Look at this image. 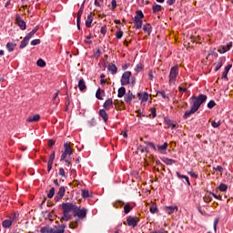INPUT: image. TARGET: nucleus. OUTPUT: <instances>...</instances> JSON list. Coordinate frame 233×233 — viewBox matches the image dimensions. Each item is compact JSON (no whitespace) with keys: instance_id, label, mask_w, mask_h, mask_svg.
Instances as JSON below:
<instances>
[{"instance_id":"53","label":"nucleus","mask_w":233,"mask_h":233,"mask_svg":"<svg viewBox=\"0 0 233 233\" xmlns=\"http://www.w3.org/2000/svg\"><path fill=\"white\" fill-rule=\"evenodd\" d=\"M115 36H116V39H121V37H123V31L119 29L118 31L116 32Z\"/></svg>"},{"instance_id":"3","label":"nucleus","mask_w":233,"mask_h":233,"mask_svg":"<svg viewBox=\"0 0 233 233\" xmlns=\"http://www.w3.org/2000/svg\"><path fill=\"white\" fill-rule=\"evenodd\" d=\"M145 18V15L143 14V11L138 10L136 12V15L133 18L135 28L137 30H139L143 27V19Z\"/></svg>"},{"instance_id":"39","label":"nucleus","mask_w":233,"mask_h":233,"mask_svg":"<svg viewBox=\"0 0 233 233\" xmlns=\"http://www.w3.org/2000/svg\"><path fill=\"white\" fill-rule=\"evenodd\" d=\"M107 68L111 74H117V66L116 65H109Z\"/></svg>"},{"instance_id":"8","label":"nucleus","mask_w":233,"mask_h":233,"mask_svg":"<svg viewBox=\"0 0 233 233\" xmlns=\"http://www.w3.org/2000/svg\"><path fill=\"white\" fill-rule=\"evenodd\" d=\"M138 223H139V218H137V217L129 216L127 218V225L128 227H131L132 228H136V227H137Z\"/></svg>"},{"instance_id":"14","label":"nucleus","mask_w":233,"mask_h":233,"mask_svg":"<svg viewBox=\"0 0 233 233\" xmlns=\"http://www.w3.org/2000/svg\"><path fill=\"white\" fill-rule=\"evenodd\" d=\"M103 108L104 110H110V108H114V101L112 98H108L105 101Z\"/></svg>"},{"instance_id":"61","label":"nucleus","mask_w":233,"mask_h":233,"mask_svg":"<svg viewBox=\"0 0 233 233\" xmlns=\"http://www.w3.org/2000/svg\"><path fill=\"white\" fill-rule=\"evenodd\" d=\"M213 170H216L217 172H223V167L218 166L216 167H213Z\"/></svg>"},{"instance_id":"38","label":"nucleus","mask_w":233,"mask_h":233,"mask_svg":"<svg viewBox=\"0 0 233 233\" xmlns=\"http://www.w3.org/2000/svg\"><path fill=\"white\" fill-rule=\"evenodd\" d=\"M162 161L163 163H165V165H174V163H176V160L172 158H167V157H164Z\"/></svg>"},{"instance_id":"56","label":"nucleus","mask_w":233,"mask_h":233,"mask_svg":"<svg viewBox=\"0 0 233 233\" xmlns=\"http://www.w3.org/2000/svg\"><path fill=\"white\" fill-rule=\"evenodd\" d=\"M216 105V102L214 100H211L208 103V108H214Z\"/></svg>"},{"instance_id":"52","label":"nucleus","mask_w":233,"mask_h":233,"mask_svg":"<svg viewBox=\"0 0 233 233\" xmlns=\"http://www.w3.org/2000/svg\"><path fill=\"white\" fill-rule=\"evenodd\" d=\"M107 27L106 25H104L100 29V34H102L103 37L106 35Z\"/></svg>"},{"instance_id":"1","label":"nucleus","mask_w":233,"mask_h":233,"mask_svg":"<svg viewBox=\"0 0 233 233\" xmlns=\"http://www.w3.org/2000/svg\"><path fill=\"white\" fill-rule=\"evenodd\" d=\"M61 208L63 211L61 221H70V219H72V212L75 217L76 216L77 218H80V219H85V218H86V208H81L77 207L76 203H62Z\"/></svg>"},{"instance_id":"6","label":"nucleus","mask_w":233,"mask_h":233,"mask_svg":"<svg viewBox=\"0 0 233 233\" xmlns=\"http://www.w3.org/2000/svg\"><path fill=\"white\" fill-rule=\"evenodd\" d=\"M130 77H132V72L126 71L123 73L120 80L122 86H127V85H130Z\"/></svg>"},{"instance_id":"17","label":"nucleus","mask_w":233,"mask_h":233,"mask_svg":"<svg viewBox=\"0 0 233 233\" xmlns=\"http://www.w3.org/2000/svg\"><path fill=\"white\" fill-rule=\"evenodd\" d=\"M148 96L149 95L147 92L137 94V97L141 101V103H147V101H148Z\"/></svg>"},{"instance_id":"21","label":"nucleus","mask_w":233,"mask_h":233,"mask_svg":"<svg viewBox=\"0 0 233 233\" xmlns=\"http://www.w3.org/2000/svg\"><path fill=\"white\" fill-rule=\"evenodd\" d=\"M196 112H198V109L194 108L192 106H191V108L190 110H187L183 116V117L185 119H188V117H190V116H192V114H196Z\"/></svg>"},{"instance_id":"30","label":"nucleus","mask_w":233,"mask_h":233,"mask_svg":"<svg viewBox=\"0 0 233 233\" xmlns=\"http://www.w3.org/2000/svg\"><path fill=\"white\" fill-rule=\"evenodd\" d=\"M6 48L8 50V52H14V50H15V46H17V44H14L12 42H9L6 44Z\"/></svg>"},{"instance_id":"46","label":"nucleus","mask_w":233,"mask_h":233,"mask_svg":"<svg viewBox=\"0 0 233 233\" xmlns=\"http://www.w3.org/2000/svg\"><path fill=\"white\" fill-rule=\"evenodd\" d=\"M37 66H40L41 68L46 66V62H45V60L43 59H38L36 62Z\"/></svg>"},{"instance_id":"36","label":"nucleus","mask_w":233,"mask_h":233,"mask_svg":"<svg viewBox=\"0 0 233 233\" xmlns=\"http://www.w3.org/2000/svg\"><path fill=\"white\" fill-rule=\"evenodd\" d=\"M52 233H65V226L59 225Z\"/></svg>"},{"instance_id":"63","label":"nucleus","mask_w":233,"mask_h":233,"mask_svg":"<svg viewBox=\"0 0 233 233\" xmlns=\"http://www.w3.org/2000/svg\"><path fill=\"white\" fill-rule=\"evenodd\" d=\"M47 145H48V147H54V145H56V140H54V139H49Z\"/></svg>"},{"instance_id":"47","label":"nucleus","mask_w":233,"mask_h":233,"mask_svg":"<svg viewBox=\"0 0 233 233\" xmlns=\"http://www.w3.org/2000/svg\"><path fill=\"white\" fill-rule=\"evenodd\" d=\"M123 205H125V202H123L122 200H117L115 202L114 207L115 208H121Z\"/></svg>"},{"instance_id":"45","label":"nucleus","mask_w":233,"mask_h":233,"mask_svg":"<svg viewBox=\"0 0 233 233\" xmlns=\"http://www.w3.org/2000/svg\"><path fill=\"white\" fill-rule=\"evenodd\" d=\"M101 54H102L101 49L97 48L96 51L94 52L93 56L96 59H99V57H101Z\"/></svg>"},{"instance_id":"40","label":"nucleus","mask_w":233,"mask_h":233,"mask_svg":"<svg viewBox=\"0 0 233 233\" xmlns=\"http://www.w3.org/2000/svg\"><path fill=\"white\" fill-rule=\"evenodd\" d=\"M168 148V143L165 142L162 146H157L158 152H163Z\"/></svg>"},{"instance_id":"64","label":"nucleus","mask_w":233,"mask_h":233,"mask_svg":"<svg viewBox=\"0 0 233 233\" xmlns=\"http://www.w3.org/2000/svg\"><path fill=\"white\" fill-rule=\"evenodd\" d=\"M149 233H168V231H167L165 229H162V230H154V231H151Z\"/></svg>"},{"instance_id":"27","label":"nucleus","mask_w":233,"mask_h":233,"mask_svg":"<svg viewBox=\"0 0 233 233\" xmlns=\"http://www.w3.org/2000/svg\"><path fill=\"white\" fill-rule=\"evenodd\" d=\"M143 30L147 35H150V34H152V25L150 24H146L143 25Z\"/></svg>"},{"instance_id":"51","label":"nucleus","mask_w":233,"mask_h":233,"mask_svg":"<svg viewBox=\"0 0 233 233\" xmlns=\"http://www.w3.org/2000/svg\"><path fill=\"white\" fill-rule=\"evenodd\" d=\"M157 12H161V5H153V14H157Z\"/></svg>"},{"instance_id":"26","label":"nucleus","mask_w":233,"mask_h":233,"mask_svg":"<svg viewBox=\"0 0 233 233\" xmlns=\"http://www.w3.org/2000/svg\"><path fill=\"white\" fill-rule=\"evenodd\" d=\"M149 212H151V214H157V212H159V209H157V205L156 203L151 202L149 207Z\"/></svg>"},{"instance_id":"10","label":"nucleus","mask_w":233,"mask_h":233,"mask_svg":"<svg viewBox=\"0 0 233 233\" xmlns=\"http://www.w3.org/2000/svg\"><path fill=\"white\" fill-rule=\"evenodd\" d=\"M15 22L21 30H26V23L25 20L21 19V15H15Z\"/></svg>"},{"instance_id":"28","label":"nucleus","mask_w":233,"mask_h":233,"mask_svg":"<svg viewBox=\"0 0 233 233\" xmlns=\"http://www.w3.org/2000/svg\"><path fill=\"white\" fill-rule=\"evenodd\" d=\"M213 66H215V72H218L223 66V58H219L217 63H214Z\"/></svg>"},{"instance_id":"7","label":"nucleus","mask_w":233,"mask_h":233,"mask_svg":"<svg viewBox=\"0 0 233 233\" xmlns=\"http://www.w3.org/2000/svg\"><path fill=\"white\" fill-rule=\"evenodd\" d=\"M15 219H17V213H13V218L5 219L2 222V227L4 228H10V227H12V225L14 224V221H15Z\"/></svg>"},{"instance_id":"2","label":"nucleus","mask_w":233,"mask_h":233,"mask_svg":"<svg viewBox=\"0 0 233 233\" xmlns=\"http://www.w3.org/2000/svg\"><path fill=\"white\" fill-rule=\"evenodd\" d=\"M191 101H193L191 106L198 111L201 105L207 101V95L200 94L198 96H193Z\"/></svg>"},{"instance_id":"19","label":"nucleus","mask_w":233,"mask_h":233,"mask_svg":"<svg viewBox=\"0 0 233 233\" xmlns=\"http://www.w3.org/2000/svg\"><path fill=\"white\" fill-rule=\"evenodd\" d=\"M98 114L105 123H108V113L106 109H100Z\"/></svg>"},{"instance_id":"11","label":"nucleus","mask_w":233,"mask_h":233,"mask_svg":"<svg viewBox=\"0 0 233 233\" xmlns=\"http://www.w3.org/2000/svg\"><path fill=\"white\" fill-rule=\"evenodd\" d=\"M113 106L115 107L116 110H126V108H127L125 106V102L118 100V99L114 100Z\"/></svg>"},{"instance_id":"5","label":"nucleus","mask_w":233,"mask_h":233,"mask_svg":"<svg viewBox=\"0 0 233 233\" xmlns=\"http://www.w3.org/2000/svg\"><path fill=\"white\" fill-rule=\"evenodd\" d=\"M64 152L62 153V156L60 157L61 161H66V163H68V160H66L67 156H72L74 154V148H72V146H70V143H66L64 145Z\"/></svg>"},{"instance_id":"13","label":"nucleus","mask_w":233,"mask_h":233,"mask_svg":"<svg viewBox=\"0 0 233 233\" xmlns=\"http://www.w3.org/2000/svg\"><path fill=\"white\" fill-rule=\"evenodd\" d=\"M54 159H56V151H53V153L49 156V158L47 161V172H50L52 170V167L54 165Z\"/></svg>"},{"instance_id":"32","label":"nucleus","mask_w":233,"mask_h":233,"mask_svg":"<svg viewBox=\"0 0 233 233\" xmlns=\"http://www.w3.org/2000/svg\"><path fill=\"white\" fill-rule=\"evenodd\" d=\"M176 210H177V207H166L165 208V211L167 212V214H174V212H176Z\"/></svg>"},{"instance_id":"9","label":"nucleus","mask_w":233,"mask_h":233,"mask_svg":"<svg viewBox=\"0 0 233 233\" xmlns=\"http://www.w3.org/2000/svg\"><path fill=\"white\" fill-rule=\"evenodd\" d=\"M66 193V188L62 186L59 188L58 192L56 193V195L55 197V200L56 201H61V199H63V198H65Z\"/></svg>"},{"instance_id":"23","label":"nucleus","mask_w":233,"mask_h":233,"mask_svg":"<svg viewBox=\"0 0 233 233\" xmlns=\"http://www.w3.org/2000/svg\"><path fill=\"white\" fill-rule=\"evenodd\" d=\"M78 88L80 92H85L86 90V83L85 82V79L81 78L78 81Z\"/></svg>"},{"instance_id":"20","label":"nucleus","mask_w":233,"mask_h":233,"mask_svg":"<svg viewBox=\"0 0 233 233\" xmlns=\"http://www.w3.org/2000/svg\"><path fill=\"white\" fill-rule=\"evenodd\" d=\"M132 99H136V96H134V94H132V92H128L126 96H125V101L128 104V105H132Z\"/></svg>"},{"instance_id":"16","label":"nucleus","mask_w":233,"mask_h":233,"mask_svg":"<svg viewBox=\"0 0 233 233\" xmlns=\"http://www.w3.org/2000/svg\"><path fill=\"white\" fill-rule=\"evenodd\" d=\"M230 68H232V65L231 64H228L223 73H222V76H221V79H225L226 81H228V72L230 71Z\"/></svg>"},{"instance_id":"54","label":"nucleus","mask_w":233,"mask_h":233,"mask_svg":"<svg viewBox=\"0 0 233 233\" xmlns=\"http://www.w3.org/2000/svg\"><path fill=\"white\" fill-rule=\"evenodd\" d=\"M218 223H219V218H215L214 226H213V228H214L215 232H218Z\"/></svg>"},{"instance_id":"60","label":"nucleus","mask_w":233,"mask_h":233,"mask_svg":"<svg viewBox=\"0 0 233 233\" xmlns=\"http://www.w3.org/2000/svg\"><path fill=\"white\" fill-rule=\"evenodd\" d=\"M34 35H35L34 33L31 31L29 34H27L25 35V39L30 41V39H32V37H34Z\"/></svg>"},{"instance_id":"34","label":"nucleus","mask_w":233,"mask_h":233,"mask_svg":"<svg viewBox=\"0 0 233 233\" xmlns=\"http://www.w3.org/2000/svg\"><path fill=\"white\" fill-rule=\"evenodd\" d=\"M83 10H85V2H83L80 9L78 10L76 20L81 21V15H83Z\"/></svg>"},{"instance_id":"33","label":"nucleus","mask_w":233,"mask_h":233,"mask_svg":"<svg viewBox=\"0 0 233 233\" xmlns=\"http://www.w3.org/2000/svg\"><path fill=\"white\" fill-rule=\"evenodd\" d=\"M134 208V206H131L130 203H127L125 206H124V213L125 214H128L130 213V211Z\"/></svg>"},{"instance_id":"35","label":"nucleus","mask_w":233,"mask_h":233,"mask_svg":"<svg viewBox=\"0 0 233 233\" xmlns=\"http://www.w3.org/2000/svg\"><path fill=\"white\" fill-rule=\"evenodd\" d=\"M40 232L41 233H52V232H54V229L50 228V227H48V226H46L44 228H41Z\"/></svg>"},{"instance_id":"15","label":"nucleus","mask_w":233,"mask_h":233,"mask_svg":"<svg viewBox=\"0 0 233 233\" xmlns=\"http://www.w3.org/2000/svg\"><path fill=\"white\" fill-rule=\"evenodd\" d=\"M95 15H96V14H94V13H90L87 15V18L86 20V28H91L92 23H94V16Z\"/></svg>"},{"instance_id":"42","label":"nucleus","mask_w":233,"mask_h":233,"mask_svg":"<svg viewBox=\"0 0 233 233\" xmlns=\"http://www.w3.org/2000/svg\"><path fill=\"white\" fill-rule=\"evenodd\" d=\"M228 189V186L223 183H221L218 187V190H220V192H227Z\"/></svg>"},{"instance_id":"25","label":"nucleus","mask_w":233,"mask_h":233,"mask_svg":"<svg viewBox=\"0 0 233 233\" xmlns=\"http://www.w3.org/2000/svg\"><path fill=\"white\" fill-rule=\"evenodd\" d=\"M93 193L88 190V189H82V198L83 199H88V198H93Z\"/></svg>"},{"instance_id":"49","label":"nucleus","mask_w":233,"mask_h":233,"mask_svg":"<svg viewBox=\"0 0 233 233\" xmlns=\"http://www.w3.org/2000/svg\"><path fill=\"white\" fill-rule=\"evenodd\" d=\"M58 174L59 176H61V177H64L65 179H66V172H65V168L60 167Z\"/></svg>"},{"instance_id":"62","label":"nucleus","mask_w":233,"mask_h":233,"mask_svg":"<svg viewBox=\"0 0 233 233\" xmlns=\"http://www.w3.org/2000/svg\"><path fill=\"white\" fill-rule=\"evenodd\" d=\"M188 90L187 87L178 86V92H182V94H185Z\"/></svg>"},{"instance_id":"50","label":"nucleus","mask_w":233,"mask_h":233,"mask_svg":"<svg viewBox=\"0 0 233 233\" xmlns=\"http://www.w3.org/2000/svg\"><path fill=\"white\" fill-rule=\"evenodd\" d=\"M157 96H162L163 99H169L168 96L165 91H157Z\"/></svg>"},{"instance_id":"4","label":"nucleus","mask_w":233,"mask_h":233,"mask_svg":"<svg viewBox=\"0 0 233 233\" xmlns=\"http://www.w3.org/2000/svg\"><path fill=\"white\" fill-rule=\"evenodd\" d=\"M179 76V66L176 65L171 67L168 76L169 85H176V81Z\"/></svg>"},{"instance_id":"48","label":"nucleus","mask_w":233,"mask_h":233,"mask_svg":"<svg viewBox=\"0 0 233 233\" xmlns=\"http://www.w3.org/2000/svg\"><path fill=\"white\" fill-rule=\"evenodd\" d=\"M150 112H151V115H149V117L151 119H154L157 116V113H156V107H151Z\"/></svg>"},{"instance_id":"24","label":"nucleus","mask_w":233,"mask_h":233,"mask_svg":"<svg viewBox=\"0 0 233 233\" xmlns=\"http://www.w3.org/2000/svg\"><path fill=\"white\" fill-rule=\"evenodd\" d=\"M41 119V116L34 115L33 116H29L26 121L27 123H37Z\"/></svg>"},{"instance_id":"31","label":"nucleus","mask_w":233,"mask_h":233,"mask_svg":"<svg viewBox=\"0 0 233 233\" xmlns=\"http://www.w3.org/2000/svg\"><path fill=\"white\" fill-rule=\"evenodd\" d=\"M145 69V65H143V63H138L136 67H135V72H137V74H139V72H143V70Z\"/></svg>"},{"instance_id":"22","label":"nucleus","mask_w":233,"mask_h":233,"mask_svg":"<svg viewBox=\"0 0 233 233\" xmlns=\"http://www.w3.org/2000/svg\"><path fill=\"white\" fill-rule=\"evenodd\" d=\"M212 198H213L212 192L207 191L205 196L203 197V200L205 203H211Z\"/></svg>"},{"instance_id":"43","label":"nucleus","mask_w":233,"mask_h":233,"mask_svg":"<svg viewBox=\"0 0 233 233\" xmlns=\"http://www.w3.org/2000/svg\"><path fill=\"white\" fill-rule=\"evenodd\" d=\"M55 194H56V188L55 187H51L49 192H48V194H47V198L49 199H52V198H54Z\"/></svg>"},{"instance_id":"41","label":"nucleus","mask_w":233,"mask_h":233,"mask_svg":"<svg viewBox=\"0 0 233 233\" xmlns=\"http://www.w3.org/2000/svg\"><path fill=\"white\" fill-rule=\"evenodd\" d=\"M28 41H29V40H27V38L25 37V38L21 41V44H20V46H19V48H20V49L25 48V47L28 45Z\"/></svg>"},{"instance_id":"58","label":"nucleus","mask_w":233,"mask_h":233,"mask_svg":"<svg viewBox=\"0 0 233 233\" xmlns=\"http://www.w3.org/2000/svg\"><path fill=\"white\" fill-rule=\"evenodd\" d=\"M189 176H191L194 179H198V174L194 173V171L188 172Z\"/></svg>"},{"instance_id":"55","label":"nucleus","mask_w":233,"mask_h":233,"mask_svg":"<svg viewBox=\"0 0 233 233\" xmlns=\"http://www.w3.org/2000/svg\"><path fill=\"white\" fill-rule=\"evenodd\" d=\"M77 221L70 222L69 228H77Z\"/></svg>"},{"instance_id":"37","label":"nucleus","mask_w":233,"mask_h":233,"mask_svg":"<svg viewBox=\"0 0 233 233\" xmlns=\"http://www.w3.org/2000/svg\"><path fill=\"white\" fill-rule=\"evenodd\" d=\"M125 94H127V89L124 86H121L118 89L117 97H123L125 96Z\"/></svg>"},{"instance_id":"59","label":"nucleus","mask_w":233,"mask_h":233,"mask_svg":"<svg viewBox=\"0 0 233 233\" xmlns=\"http://www.w3.org/2000/svg\"><path fill=\"white\" fill-rule=\"evenodd\" d=\"M148 79L149 81H152V79H154V72L152 70H149L148 72Z\"/></svg>"},{"instance_id":"44","label":"nucleus","mask_w":233,"mask_h":233,"mask_svg":"<svg viewBox=\"0 0 233 233\" xmlns=\"http://www.w3.org/2000/svg\"><path fill=\"white\" fill-rule=\"evenodd\" d=\"M211 127H213V128H219V127H221V121L218 120V122H216V120L211 121Z\"/></svg>"},{"instance_id":"29","label":"nucleus","mask_w":233,"mask_h":233,"mask_svg":"<svg viewBox=\"0 0 233 233\" xmlns=\"http://www.w3.org/2000/svg\"><path fill=\"white\" fill-rule=\"evenodd\" d=\"M103 96H105V90L98 88L96 93V99H99L100 101L103 100Z\"/></svg>"},{"instance_id":"18","label":"nucleus","mask_w":233,"mask_h":233,"mask_svg":"<svg viewBox=\"0 0 233 233\" xmlns=\"http://www.w3.org/2000/svg\"><path fill=\"white\" fill-rule=\"evenodd\" d=\"M232 47V42H229L227 46H222L218 52H219V54H225L227 52H228V50H230V48Z\"/></svg>"},{"instance_id":"12","label":"nucleus","mask_w":233,"mask_h":233,"mask_svg":"<svg viewBox=\"0 0 233 233\" xmlns=\"http://www.w3.org/2000/svg\"><path fill=\"white\" fill-rule=\"evenodd\" d=\"M164 123L167 126V128L174 129L177 127V123L167 116L164 117Z\"/></svg>"},{"instance_id":"57","label":"nucleus","mask_w":233,"mask_h":233,"mask_svg":"<svg viewBox=\"0 0 233 233\" xmlns=\"http://www.w3.org/2000/svg\"><path fill=\"white\" fill-rule=\"evenodd\" d=\"M41 44V40L40 39H35L33 41H31V45L33 46H35V45H40Z\"/></svg>"}]
</instances>
